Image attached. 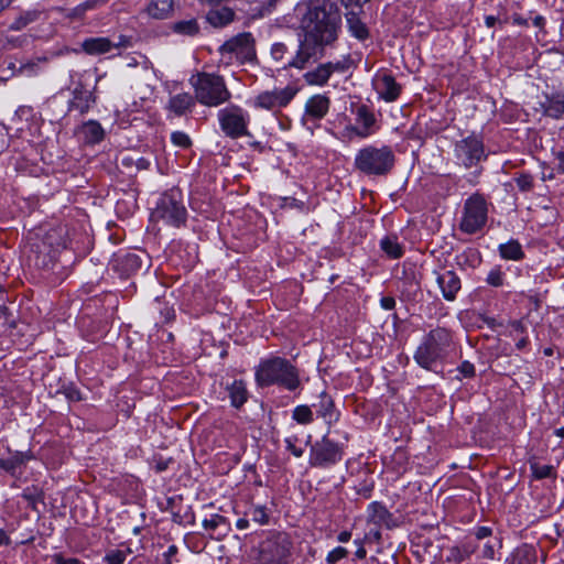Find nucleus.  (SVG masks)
<instances>
[{
	"label": "nucleus",
	"instance_id": "nucleus-1",
	"mask_svg": "<svg viewBox=\"0 0 564 564\" xmlns=\"http://www.w3.org/2000/svg\"><path fill=\"white\" fill-rule=\"evenodd\" d=\"M340 22V13L332 1H310L301 21L304 39L288 65L302 69L312 58H321L325 46L336 41Z\"/></svg>",
	"mask_w": 564,
	"mask_h": 564
},
{
	"label": "nucleus",
	"instance_id": "nucleus-2",
	"mask_svg": "<svg viewBox=\"0 0 564 564\" xmlns=\"http://www.w3.org/2000/svg\"><path fill=\"white\" fill-rule=\"evenodd\" d=\"M191 82L195 90L196 99L202 105L217 107L230 98V93L220 76L199 73L193 76Z\"/></svg>",
	"mask_w": 564,
	"mask_h": 564
},
{
	"label": "nucleus",
	"instance_id": "nucleus-3",
	"mask_svg": "<svg viewBox=\"0 0 564 564\" xmlns=\"http://www.w3.org/2000/svg\"><path fill=\"white\" fill-rule=\"evenodd\" d=\"M260 386L279 383L294 390L299 386V377L295 369L283 359H272L262 362L256 373Z\"/></svg>",
	"mask_w": 564,
	"mask_h": 564
},
{
	"label": "nucleus",
	"instance_id": "nucleus-4",
	"mask_svg": "<svg viewBox=\"0 0 564 564\" xmlns=\"http://www.w3.org/2000/svg\"><path fill=\"white\" fill-rule=\"evenodd\" d=\"M291 554L290 536L283 532H275L260 543L258 560L260 564H289Z\"/></svg>",
	"mask_w": 564,
	"mask_h": 564
},
{
	"label": "nucleus",
	"instance_id": "nucleus-5",
	"mask_svg": "<svg viewBox=\"0 0 564 564\" xmlns=\"http://www.w3.org/2000/svg\"><path fill=\"white\" fill-rule=\"evenodd\" d=\"M394 156L390 148L366 147L357 153L355 165L367 174H384L393 165Z\"/></svg>",
	"mask_w": 564,
	"mask_h": 564
},
{
	"label": "nucleus",
	"instance_id": "nucleus-6",
	"mask_svg": "<svg viewBox=\"0 0 564 564\" xmlns=\"http://www.w3.org/2000/svg\"><path fill=\"white\" fill-rule=\"evenodd\" d=\"M449 343L451 336L447 330H432L415 352L414 358L416 362L421 367L430 369L433 364L442 357V354L445 348L448 347Z\"/></svg>",
	"mask_w": 564,
	"mask_h": 564
},
{
	"label": "nucleus",
	"instance_id": "nucleus-7",
	"mask_svg": "<svg viewBox=\"0 0 564 564\" xmlns=\"http://www.w3.org/2000/svg\"><path fill=\"white\" fill-rule=\"evenodd\" d=\"M221 130L230 138L248 135L249 115L238 106H230L218 112Z\"/></svg>",
	"mask_w": 564,
	"mask_h": 564
},
{
	"label": "nucleus",
	"instance_id": "nucleus-8",
	"mask_svg": "<svg viewBox=\"0 0 564 564\" xmlns=\"http://www.w3.org/2000/svg\"><path fill=\"white\" fill-rule=\"evenodd\" d=\"M487 221V205L482 197L471 196L464 206L460 229L467 234H474L481 229Z\"/></svg>",
	"mask_w": 564,
	"mask_h": 564
},
{
	"label": "nucleus",
	"instance_id": "nucleus-9",
	"mask_svg": "<svg viewBox=\"0 0 564 564\" xmlns=\"http://www.w3.org/2000/svg\"><path fill=\"white\" fill-rule=\"evenodd\" d=\"M297 89L294 86H286L283 88H274L259 94L253 105L256 108L264 110H274L285 107L296 95Z\"/></svg>",
	"mask_w": 564,
	"mask_h": 564
},
{
	"label": "nucleus",
	"instance_id": "nucleus-10",
	"mask_svg": "<svg viewBox=\"0 0 564 564\" xmlns=\"http://www.w3.org/2000/svg\"><path fill=\"white\" fill-rule=\"evenodd\" d=\"M340 459V447L336 443L329 441L327 437H323L311 448L310 463L312 466L324 467L336 464Z\"/></svg>",
	"mask_w": 564,
	"mask_h": 564
},
{
	"label": "nucleus",
	"instance_id": "nucleus-11",
	"mask_svg": "<svg viewBox=\"0 0 564 564\" xmlns=\"http://www.w3.org/2000/svg\"><path fill=\"white\" fill-rule=\"evenodd\" d=\"M221 51L235 54L236 58L241 62L251 61L256 55L253 37L251 33H240L225 42Z\"/></svg>",
	"mask_w": 564,
	"mask_h": 564
},
{
	"label": "nucleus",
	"instance_id": "nucleus-12",
	"mask_svg": "<svg viewBox=\"0 0 564 564\" xmlns=\"http://www.w3.org/2000/svg\"><path fill=\"white\" fill-rule=\"evenodd\" d=\"M154 216L165 223L178 227L186 219L185 207L172 197H163L155 209Z\"/></svg>",
	"mask_w": 564,
	"mask_h": 564
},
{
	"label": "nucleus",
	"instance_id": "nucleus-13",
	"mask_svg": "<svg viewBox=\"0 0 564 564\" xmlns=\"http://www.w3.org/2000/svg\"><path fill=\"white\" fill-rule=\"evenodd\" d=\"M457 158L465 166H471L484 156V148L477 138H467L456 145Z\"/></svg>",
	"mask_w": 564,
	"mask_h": 564
},
{
	"label": "nucleus",
	"instance_id": "nucleus-14",
	"mask_svg": "<svg viewBox=\"0 0 564 564\" xmlns=\"http://www.w3.org/2000/svg\"><path fill=\"white\" fill-rule=\"evenodd\" d=\"M436 283L446 301H454L462 288L460 279L452 270L435 271Z\"/></svg>",
	"mask_w": 564,
	"mask_h": 564
},
{
	"label": "nucleus",
	"instance_id": "nucleus-15",
	"mask_svg": "<svg viewBox=\"0 0 564 564\" xmlns=\"http://www.w3.org/2000/svg\"><path fill=\"white\" fill-rule=\"evenodd\" d=\"M345 64L343 62L337 63H324L318 65L315 69L304 74L306 84L312 86H323L327 83L330 75L335 72H344Z\"/></svg>",
	"mask_w": 564,
	"mask_h": 564
},
{
	"label": "nucleus",
	"instance_id": "nucleus-16",
	"mask_svg": "<svg viewBox=\"0 0 564 564\" xmlns=\"http://www.w3.org/2000/svg\"><path fill=\"white\" fill-rule=\"evenodd\" d=\"M373 85L380 98L387 102L394 101L401 91V87L395 79L388 74L377 75Z\"/></svg>",
	"mask_w": 564,
	"mask_h": 564
},
{
	"label": "nucleus",
	"instance_id": "nucleus-17",
	"mask_svg": "<svg viewBox=\"0 0 564 564\" xmlns=\"http://www.w3.org/2000/svg\"><path fill=\"white\" fill-rule=\"evenodd\" d=\"M356 121L358 127H350L348 129L355 132L358 137L366 138L373 133L376 118L375 115L366 106H359L357 108Z\"/></svg>",
	"mask_w": 564,
	"mask_h": 564
},
{
	"label": "nucleus",
	"instance_id": "nucleus-18",
	"mask_svg": "<svg viewBox=\"0 0 564 564\" xmlns=\"http://www.w3.org/2000/svg\"><path fill=\"white\" fill-rule=\"evenodd\" d=\"M93 104H95V97L89 89H86L82 84L75 87L74 96L69 101L70 109L85 113L89 110Z\"/></svg>",
	"mask_w": 564,
	"mask_h": 564
},
{
	"label": "nucleus",
	"instance_id": "nucleus-19",
	"mask_svg": "<svg viewBox=\"0 0 564 564\" xmlns=\"http://www.w3.org/2000/svg\"><path fill=\"white\" fill-rule=\"evenodd\" d=\"M329 109V99L324 95L311 97L305 105L306 115L314 118H323Z\"/></svg>",
	"mask_w": 564,
	"mask_h": 564
},
{
	"label": "nucleus",
	"instance_id": "nucleus-20",
	"mask_svg": "<svg viewBox=\"0 0 564 564\" xmlns=\"http://www.w3.org/2000/svg\"><path fill=\"white\" fill-rule=\"evenodd\" d=\"M116 45L107 37H90L82 43V48L89 55H99L110 52Z\"/></svg>",
	"mask_w": 564,
	"mask_h": 564
},
{
	"label": "nucleus",
	"instance_id": "nucleus-21",
	"mask_svg": "<svg viewBox=\"0 0 564 564\" xmlns=\"http://www.w3.org/2000/svg\"><path fill=\"white\" fill-rule=\"evenodd\" d=\"M174 10V0H150L147 13L153 19H167Z\"/></svg>",
	"mask_w": 564,
	"mask_h": 564
},
{
	"label": "nucleus",
	"instance_id": "nucleus-22",
	"mask_svg": "<svg viewBox=\"0 0 564 564\" xmlns=\"http://www.w3.org/2000/svg\"><path fill=\"white\" fill-rule=\"evenodd\" d=\"M317 408L318 415L327 423L332 424L338 420V413L335 410L334 402L325 393H322L319 397V401L317 404H314Z\"/></svg>",
	"mask_w": 564,
	"mask_h": 564
},
{
	"label": "nucleus",
	"instance_id": "nucleus-23",
	"mask_svg": "<svg viewBox=\"0 0 564 564\" xmlns=\"http://www.w3.org/2000/svg\"><path fill=\"white\" fill-rule=\"evenodd\" d=\"M79 133L87 143H99L104 137L105 131L99 122L89 120L79 128Z\"/></svg>",
	"mask_w": 564,
	"mask_h": 564
},
{
	"label": "nucleus",
	"instance_id": "nucleus-24",
	"mask_svg": "<svg viewBox=\"0 0 564 564\" xmlns=\"http://www.w3.org/2000/svg\"><path fill=\"white\" fill-rule=\"evenodd\" d=\"M206 19L213 26L223 28L234 21L235 12L230 8L221 7L210 10Z\"/></svg>",
	"mask_w": 564,
	"mask_h": 564
},
{
	"label": "nucleus",
	"instance_id": "nucleus-25",
	"mask_svg": "<svg viewBox=\"0 0 564 564\" xmlns=\"http://www.w3.org/2000/svg\"><path fill=\"white\" fill-rule=\"evenodd\" d=\"M42 14L43 12L39 10L24 11L13 20V22L9 25V29L12 31H21L29 26L30 24L39 21Z\"/></svg>",
	"mask_w": 564,
	"mask_h": 564
},
{
	"label": "nucleus",
	"instance_id": "nucleus-26",
	"mask_svg": "<svg viewBox=\"0 0 564 564\" xmlns=\"http://www.w3.org/2000/svg\"><path fill=\"white\" fill-rule=\"evenodd\" d=\"M194 105L193 97L189 94H178L170 99L169 107L176 115H183Z\"/></svg>",
	"mask_w": 564,
	"mask_h": 564
},
{
	"label": "nucleus",
	"instance_id": "nucleus-27",
	"mask_svg": "<svg viewBox=\"0 0 564 564\" xmlns=\"http://www.w3.org/2000/svg\"><path fill=\"white\" fill-rule=\"evenodd\" d=\"M390 519V513L379 502H372L368 507V520L373 522L375 524H388Z\"/></svg>",
	"mask_w": 564,
	"mask_h": 564
},
{
	"label": "nucleus",
	"instance_id": "nucleus-28",
	"mask_svg": "<svg viewBox=\"0 0 564 564\" xmlns=\"http://www.w3.org/2000/svg\"><path fill=\"white\" fill-rule=\"evenodd\" d=\"M347 25L350 33L359 40H364L368 36V30L361 22L355 12H348L346 14Z\"/></svg>",
	"mask_w": 564,
	"mask_h": 564
},
{
	"label": "nucleus",
	"instance_id": "nucleus-29",
	"mask_svg": "<svg viewBox=\"0 0 564 564\" xmlns=\"http://www.w3.org/2000/svg\"><path fill=\"white\" fill-rule=\"evenodd\" d=\"M542 107L546 116L561 118L564 116V96L549 98Z\"/></svg>",
	"mask_w": 564,
	"mask_h": 564
},
{
	"label": "nucleus",
	"instance_id": "nucleus-30",
	"mask_svg": "<svg viewBox=\"0 0 564 564\" xmlns=\"http://www.w3.org/2000/svg\"><path fill=\"white\" fill-rule=\"evenodd\" d=\"M228 391L231 404L234 406L239 408L246 402L247 390L242 381L232 382V384L228 388Z\"/></svg>",
	"mask_w": 564,
	"mask_h": 564
},
{
	"label": "nucleus",
	"instance_id": "nucleus-31",
	"mask_svg": "<svg viewBox=\"0 0 564 564\" xmlns=\"http://www.w3.org/2000/svg\"><path fill=\"white\" fill-rule=\"evenodd\" d=\"M381 249L393 259L400 258L403 253L402 246L398 242L397 237L388 236L380 241Z\"/></svg>",
	"mask_w": 564,
	"mask_h": 564
},
{
	"label": "nucleus",
	"instance_id": "nucleus-32",
	"mask_svg": "<svg viewBox=\"0 0 564 564\" xmlns=\"http://www.w3.org/2000/svg\"><path fill=\"white\" fill-rule=\"evenodd\" d=\"M500 254L508 260H519L522 257L521 246L517 241H509L500 246Z\"/></svg>",
	"mask_w": 564,
	"mask_h": 564
},
{
	"label": "nucleus",
	"instance_id": "nucleus-33",
	"mask_svg": "<svg viewBox=\"0 0 564 564\" xmlns=\"http://www.w3.org/2000/svg\"><path fill=\"white\" fill-rule=\"evenodd\" d=\"M173 31L182 35H194L198 32L196 20L178 21L173 24Z\"/></svg>",
	"mask_w": 564,
	"mask_h": 564
},
{
	"label": "nucleus",
	"instance_id": "nucleus-34",
	"mask_svg": "<svg viewBox=\"0 0 564 564\" xmlns=\"http://www.w3.org/2000/svg\"><path fill=\"white\" fill-rule=\"evenodd\" d=\"M292 417L299 424H310L313 422V412L307 405H297L293 410Z\"/></svg>",
	"mask_w": 564,
	"mask_h": 564
},
{
	"label": "nucleus",
	"instance_id": "nucleus-35",
	"mask_svg": "<svg viewBox=\"0 0 564 564\" xmlns=\"http://www.w3.org/2000/svg\"><path fill=\"white\" fill-rule=\"evenodd\" d=\"M531 470L536 479H543L551 477L554 471V468L551 465H540L538 463H532Z\"/></svg>",
	"mask_w": 564,
	"mask_h": 564
},
{
	"label": "nucleus",
	"instance_id": "nucleus-36",
	"mask_svg": "<svg viewBox=\"0 0 564 564\" xmlns=\"http://www.w3.org/2000/svg\"><path fill=\"white\" fill-rule=\"evenodd\" d=\"M250 514H251V519L258 523V524H267L268 521H269V516H268V512H267V509L264 507H254L252 508V510L250 511Z\"/></svg>",
	"mask_w": 564,
	"mask_h": 564
},
{
	"label": "nucleus",
	"instance_id": "nucleus-37",
	"mask_svg": "<svg viewBox=\"0 0 564 564\" xmlns=\"http://www.w3.org/2000/svg\"><path fill=\"white\" fill-rule=\"evenodd\" d=\"M348 555V550L343 546H337L328 552L326 562L328 564H335Z\"/></svg>",
	"mask_w": 564,
	"mask_h": 564
},
{
	"label": "nucleus",
	"instance_id": "nucleus-38",
	"mask_svg": "<svg viewBox=\"0 0 564 564\" xmlns=\"http://www.w3.org/2000/svg\"><path fill=\"white\" fill-rule=\"evenodd\" d=\"M171 140L174 145L183 149L188 148L192 143L189 137L182 131L173 132L171 135Z\"/></svg>",
	"mask_w": 564,
	"mask_h": 564
},
{
	"label": "nucleus",
	"instance_id": "nucleus-39",
	"mask_svg": "<svg viewBox=\"0 0 564 564\" xmlns=\"http://www.w3.org/2000/svg\"><path fill=\"white\" fill-rule=\"evenodd\" d=\"M44 243H47L50 248H58L62 246V235L57 230H51L45 236Z\"/></svg>",
	"mask_w": 564,
	"mask_h": 564
},
{
	"label": "nucleus",
	"instance_id": "nucleus-40",
	"mask_svg": "<svg viewBox=\"0 0 564 564\" xmlns=\"http://www.w3.org/2000/svg\"><path fill=\"white\" fill-rule=\"evenodd\" d=\"M225 522L224 517L219 514H213L209 519L203 521V527L206 530H215L217 527Z\"/></svg>",
	"mask_w": 564,
	"mask_h": 564
},
{
	"label": "nucleus",
	"instance_id": "nucleus-41",
	"mask_svg": "<svg viewBox=\"0 0 564 564\" xmlns=\"http://www.w3.org/2000/svg\"><path fill=\"white\" fill-rule=\"evenodd\" d=\"M126 555L122 551H111L106 555V564H123Z\"/></svg>",
	"mask_w": 564,
	"mask_h": 564
},
{
	"label": "nucleus",
	"instance_id": "nucleus-42",
	"mask_svg": "<svg viewBox=\"0 0 564 564\" xmlns=\"http://www.w3.org/2000/svg\"><path fill=\"white\" fill-rule=\"evenodd\" d=\"M488 284L492 286H500L502 285L503 278L502 272L499 269H494L488 273L487 276Z\"/></svg>",
	"mask_w": 564,
	"mask_h": 564
},
{
	"label": "nucleus",
	"instance_id": "nucleus-43",
	"mask_svg": "<svg viewBox=\"0 0 564 564\" xmlns=\"http://www.w3.org/2000/svg\"><path fill=\"white\" fill-rule=\"evenodd\" d=\"M106 1L107 0H86L75 9V13L83 14L85 11L95 9L99 3H105Z\"/></svg>",
	"mask_w": 564,
	"mask_h": 564
},
{
	"label": "nucleus",
	"instance_id": "nucleus-44",
	"mask_svg": "<svg viewBox=\"0 0 564 564\" xmlns=\"http://www.w3.org/2000/svg\"><path fill=\"white\" fill-rule=\"evenodd\" d=\"M285 53H286V47L284 44H282V43L273 44V46L271 48V55L275 61H282Z\"/></svg>",
	"mask_w": 564,
	"mask_h": 564
},
{
	"label": "nucleus",
	"instance_id": "nucleus-45",
	"mask_svg": "<svg viewBox=\"0 0 564 564\" xmlns=\"http://www.w3.org/2000/svg\"><path fill=\"white\" fill-rule=\"evenodd\" d=\"M516 181L521 191H529L532 187L533 180L529 175H521Z\"/></svg>",
	"mask_w": 564,
	"mask_h": 564
},
{
	"label": "nucleus",
	"instance_id": "nucleus-46",
	"mask_svg": "<svg viewBox=\"0 0 564 564\" xmlns=\"http://www.w3.org/2000/svg\"><path fill=\"white\" fill-rule=\"evenodd\" d=\"M286 448L290 451L295 457H301L304 451L300 447H296L291 438L285 440Z\"/></svg>",
	"mask_w": 564,
	"mask_h": 564
},
{
	"label": "nucleus",
	"instance_id": "nucleus-47",
	"mask_svg": "<svg viewBox=\"0 0 564 564\" xmlns=\"http://www.w3.org/2000/svg\"><path fill=\"white\" fill-rule=\"evenodd\" d=\"M459 371L465 376V377H471L474 373H475V368H474V365L468 362V361H464L462 364V366L459 367Z\"/></svg>",
	"mask_w": 564,
	"mask_h": 564
},
{
	"label": "nucleus",
	"instance_id": "nucleus-48",
	"mask_svg": "<svg viewBox=\"0 0 564 564\" xmlns=\"http://www.w3.org/2000/svg\"><path fill=\"white\" fill-rule=\"evenodd\" d=\"M496 544L486 543L482 550V556L486 558H494Z\"/></svg>",
	"mask_w": 564,
	"mask_h": 564
},
{
	"label": "nucleus",
	"instance_id": "nucleus-49",
	"mask_svg": "<svg viewBox=\"0 0 564 564\" xmlns=\"http://www.w3.org/2000/svg\"><path fill=\"white\" fill-rule=\"evenodd\" d=\"M491 534V529L488 527H480L476 531V538L481 540L488 538Z\"/></svg>",
	"mask_w": 564,
	"mask_h": 564
},
{
	"label": "nucleus",
	"instance_id": "nucleus-50",
	"mask_svg": "<svg viewBox=\"0 0 564 564\" xmlns=\"http://www.w3.org/2000/svg\"><path fill=\"white\" fill-rule=\"evenodd\" d=\"M395 301L392 297H383L381 300V305L384 310H392L394 307Z\"/></svg>",
	"mask_w": 564,
	"mask_h": 564
},
{
	"label": "nucleus",
	"instance_id": "nucleus-51",
	"mask_svg": "<svg viewBox=\"0 0 564 564\" xmlns=\"http://www.w3.org/2000/svg\"><path fill=\"white\" fill-rule=\"evenodd\" d=\"M56 564H79V562L75 558H64L59 555L55 556Z\"/></svg>",
	"mask_w": 564,
	"mask_h": 564
},
{
	"label": "nucleus",
	"instance_id": "nucleus-52",
	"mask_svg": "<svg viewBox=\"0 0 564 564\" xmlns=\"http://www.w3.org/2000/svg\"><path fill=\"white\" fill-rule=\"evenodd\" d=\"M11 543L10 536L7 534V532L2 529H0V546L2 545H9Z\"/></svg>",
	"mask_w": 564,
	"mask_h": 564
},
{
	"label": "nucleus",
	"instance_id": "nucleus-53",
	"mask_svg": "<svg viewBox=\"0 0 564 564\" xmlns=\"http://www.w3.org/2000/svg\"><path fill=\"white\" fill-rule=\"evenodd\" d=\"M351 538V533L349 531H341L338 535H337V540L338 542L340 543H346L350 540Z\"/></svg>",
	"mask_w": 564,
	"mask_h": 564
},
{
	"label": "nucleus",
	"instance_id": "nucleus-54",
	"mask_svg": "<svg viewBox=\"0 0 564 564\" xmlns=\"http://www.w3.org/2000/svg\"><path fill=\"white\" fill-rule=\"evenodd\" d=\"M355 554H356V556H357L358 558H360V560H362V558H365V557H366V555H367V551H366V549H365V546H364V543H359V547H357V550H356V553H355Z\"/></svg>",
	"mask_w": 564,
	"mask_h": 564
},
{
	"label": "nucleus",
	"instance_id": "nucleus-55",
	"mask_svg": "<svg viewBox=\"0 0 564 564\" xmlns=\"http://www.w3.org/2000/svg\"><path fill=\"white\" fill-rule=\"evenodd\" d=\"M558 160V170L564 173V151H561L556 154Z\"/></svg>",
	"mask_w": 564,
	"mask_h": 564
},
{
	"label": "nucleus",
	"instance_id": "nucleus-56",
	"mask_svg": "<svg viewBox=\"0 0 564 564\" xmlns=\"http://www.w3.org/2000/svg\"><path fill=\"white\" fill-rule=\"evenodd\" d=\"M249 525V522L247 519H239L236 523V527L239 529V530H245L247 529Z\"/></svg>",
	"mask_w": 564,
	"mask_h": 564
},
{
	"label": "nucleus",
	"instance_id": "nucleus-57",
	"mask_svg": "<svg viewBox=\"0 0 564 564\" xmlns=\"http://www.w3.org/2000/svg\"><path fill=\"white\" fill-rule=\"evenodd\" d=\"M533 24H534L535 26H538V28L543 26V24H544V19H543V17H541V15L535 17V18H534V20H533Z\"/></svg>",
	"mask_w": 564,
	"mask_h": 564
},
{
	"label": "nucleus",
	"instance_id": "nucleus-58",
	"mask_svg": "<svg viewBox=\"0 0 564 564\" xmlns=\"http://www.w3.org/2000/svg\"><path fill=\"white\" fill-rule=\"evenodd\" d=\"M513 23H516L518 25H525L527 21L523 18H521L520 15H514Z\"/></svg>",
	"mask_w": 564,
	"mask_h": 564
},
{
	"label": "nucleus",
	"instance_id": "nucleus-59",
	"mask_svg": "<svg viewBox=\"0 0 564 564\" xmlns=\"http://www.w3.org/2000/svg\"><path fill=\"white\" fill-rule=\"evenodd\" d=\"M485 22H486V25H487L488 28H491V26H494V25H495V23H496V18H495V17H492V15H489V17H487V18H486Z\"/></svg>",
	"mask_w": 564,
	"mask_h": 564
},
{
	"label": "nucleus",
	"instance_id": "nucleus-60",
	"mask_svg": "<svg viewBox=\"0 0 564 564\" xmlns=\"http://www.w3.org/2000/svg\"><path fill=\"white\" fill-rule=\"evenodd\" d=\"M13 0H0V13L10 6Z\"/></svg>",
	"mask_w": 564,
	"mask_h": 564
},
{
	"label": "nucleus",
	"instance_id": "nucleus-61",
	"mask_svg": "<svg viewBox=\"0 0 564 564\" xmlns=\"http://www.w3.org/2000/svg\"><path fill=\"white\" fill-rule=\"evenodd\" d=\"M556 435L564 438V427L556 430Z\"/></svg>",
	"mask_w": 564,
	"mask_h": 564
},
{
	"label": "nucleus",
	"instance_id": "nucleus-62",
	"mask_svg": "<svg viewBox=\"0 0 564 564\" xmlns=\"http://www.w3.org/2000/svg\"><path fill=\"white\" fill-rule=\"evenodd\" d=\"M4 148H6V142H4V140H2L0 143V152H2L4 150Z\"/></svg>",
	"mask_w": 564,
	"mask_h": 564
},
{
	"label": "nucleus",
	"instance_id": "nucleus-63",
	"mask_svg": "<svg viewBox=\"0 0 564 564\" xmlns=\"http://www.w3.org/2000/svg\"><path fill=\"white\" fill-rule=\"evenodd\" d=\"M354 543H355V545H356L357 547H359V543H362V541H361V540H355V541H354Z\"/></svg>",
	"mask_w": 564,
	"mask_h": 564
},
{
	"label": "nucleus",
	"instance_id": "nucleus-64",
	"mask_svg": "<svg viewBox=\"0 0 564 564\" xmlns=\"http://www.w3.org/2000/svg\"><path fill=\"white\" fill-rule=\"evenodd\" d=\"M375 536H376L377 539H380V533H379V532H376V533H375Z\"/></svg>",
	"mask_w": 564,
	"mask_h": 564
}]
</instances>
